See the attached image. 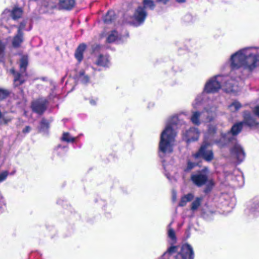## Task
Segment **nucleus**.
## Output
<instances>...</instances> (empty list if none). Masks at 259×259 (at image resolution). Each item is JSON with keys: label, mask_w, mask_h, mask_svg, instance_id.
I'll return each mask as SVG.
<instances>
[{"label": "nucleus", "mask_w": 259, "mask_h": 259, "mask_svg": "<svg viewBox=\"0 0 259 259\" xmlns=\"http://www.w3.org/2000/svg\"><path fill=\"white\" fill-rule=\"evenodd\" d=\"M243 122L236 123L232 127L230 133L228 132V148L230 154L228 156V181L229 185L234 188L241 186L244 183L242 172L238 168L231 170V167H236L243 161L245 153L243 148L238 144L236 136L241 131Z\"/></svg>", "instance_id": "f257e3e1"}, {"label": "nucleus", "mask_w": 259, "mask_h": 259, "mask_svg": "<svg viewBox=\"0 0 259 259\" xmlns=\"http://www.w3.org/2000/svg\"><path fill=\"white\" fill-rule=\"evenodd\" d=\"M230 61L233 69L241 68L251 71L259 62V48L246 47L240 49L231 56Z\"/></svg>", "instance_id": "f03ea898"}, {"label": "nucleus", "mask_w": 259, "mask_h": 259, "mask_svg": "<svg viewBox=\"0 0 259 259\" xmlns=\"http://www.w3.org/2000/svg\"><path fill=\"white\" fill-rule=\"evenodd\" d=\"M178 117L174 116L169 119L165 129L161 133L159 144L160 156L172 152L175 143L176 132L175 126L177 124Z\"/></svg>", "instance_id": "7ed1b4c3"}, {"label": "nucleus", "mask_w": 259, "mask_h": 259, "mask_svg": "<svg viewBox=\"0 0 259 259\" xmlns=\"http://www.w3.org/2000/svg\"><path fill=\"white\" fill-rule=\"evenodd\" d=\"M204 110L202 112H194L191 120L195 124H199L200 121L203 122H210L212 121L216 116L215 106H213L212 101L207 103L204 102Z\"/></svg>", "instance_id": "20e7f679"}, {"label": "nucleus", "mask_w": 259, "mask_h": 259, "mask_svg": "<svg viewBox=\"0 0 259 259\" xmlns=\"http://www.w3.org/2000/svg\"><path fill=\"white\" fill-rule=\"evenodd\" d=\"M191 180L195 185L201 187L206 185V188L204 190L205 193H208L212 188L214 183L212 180H208L205 171L202 170L193 174Z\"/></svg>", "instance_id": "39448f33"}, {"label": "nucleus", "mask_w": 259, "mask_h": 259, "mask_svg": "<svg viewBox=\"0 0 259 259\" xmlns=\"http://www.w3.org/2000/svg\"><path fill=\"white\" fill-rule=\"evenodd\" d=\"M225 76L219 75L210 78L206 82L204 88V93H214L218 92L222 88V85L226 83Z\"/></svg>", "instance_id": "423d86ee"}, {"label": "nucleus", "mask_w": 259, "mask_h": 259, "mask_svg": "<svg viewBox=\"0 0 259 259\" xmlns=\"http://www.w3.org/2000/svg\"><path fill=\"white\" fill-rule=\"evenodd\" d=\"M28 65V57L27 56H23L20 60V70L21 73H15V70L13 69L10 70L11 72L14 74V85L15 87H18L25 81L26 74L25 73L26 67Z\"/></svg>", "instance_id": "0eeeda50"}, {"label": "nucleus", "mask_w": 259, "mask_h": 259, "mask_svg": "<svg viewBox=\"0 0 259 259\" xmlns=\"http://www.w3.org/2000/svg\"><path fill=\"white\" fill-rule=\"evenodd\" d=\"M194 156L196 158L202 157L207 161L212 160L213 158V154L210 144L205 141L199 151L194 154Z\"/></svg>", "instance_id": "6e6552de"}, {"label": "nucleus", "mask_w": 259, "mask_h": 259, "mask_svg": "<svg viewBox=\"0 0 259 259\" xmlns=\"http://www.w3.org/2000/svg\"><path fill=\"white\" fill-rule=\"evenodd\" d=\"M194 253L190 245L184 244L181 247V251L176 256L177 259H193Z\"/></svg>", "instance_id": "1a4fd4ad"}, {"label": "nucleus", "mask_w": 259, "mask_h": 259, "mask_svg": "<svg viewBox=\"0 0 259 259\" xmlns=\"http://www.w3.org/2000/svg\"><path fill=\"white\" fill-rule=\"evenodd\" d=\"M22 15V10L21 8H15L12 12H10L8 10H6L3 14V24H6L8 21H10L11 19H5V17L8 15H11L12 19L16 20L19 18Z\"/></svg>", "instance_id": "9d476101"}, {"label": "nucleus", "mask_w": 259, "mask_h": 259, "mask_svg": "<svg viewBox=\"0 0 259 259\" xmlns=\"http://www.w3.org/2000/svg\"><path fill=\"white\" fill-rule=\"evenodd\" d=\"M147 16V13L143 8L139 7L136 11L134 18L135 20L134 22L136 25H139L143 23Z\"/></svg>", "instance_id": "9b49d317"}, {"label": "nucleus", "mask_w": 259, "mask_h": 259, "mask_svg": "<svg viewBox=\"0 0 259 259\" xmlns=\"http://www.w3.org/2000/svg\"><path fill=\"white\" fill-rule=\"evenodd\" d=\"M47 102V100L45 99L33 102L32 105L33 110L37 113H42L46 109Z\"/></svg>", "instance_id": "f8f14e48"}, {"label": "nucleus", "mask_w": 259, "mask_h": 259, "mask_svg": "<svg viewBox=\"0 0 259 259\" xmlns=\"http://www.w3.org/2000/svg\"><path fill=\"white\" fill-rule=\"evenodd\" d=\"M199 133L196 128H191L187 131L185 138L187 142L194 141L198 139Z\"/></svg>", "instance_id": "ddd939ff"}, {"label": "nucleus", "mask_w": 259, "mask_h": 259, "mask_svg": "<svg viewBox=\"0 0 259 259\" xmlns=\"http://www.w3.org/2000/svg\"><path fill=\"white\" fill-rule=\"evenodd\" d=\"M24 40V35L23 32L17 31V33L14 36L12 44L13 47H20Z\"/></svg>", "instance_id": "4468645a"}, {"label": "nucleus", "mask_w": 259, "mask_h": 259, "mask_svg": "<svg viewBox=\"0 0 259 259\" xmlns=\"http://www.w3.org/2000/svg\"><path fill=\"white\" fill-rule=\"evenodd\" d=\"M244 122L249 126H254L257 124L254 117L248 112L244 113Z\"/></svg>", "instance_id": "2eb2a0df"}, {"label": "nucleus", "mask_w": 259, "mask_h": 259, "mask_svg": "<svg viewBox=\"0 0 259 259\" xmlns=\"http://www.w3.org/2000/svg\"><path fill=\"white\" fill-rule=\"evenodd\" d=\"M60 6L65 9H71L75 5L74 0H60Z\"/></svg>", "instance_id": "dca6fc26"}, {"label": "nucleus", "mask_w": 259, "mask_h": 259, "mask_svg": "<svg viewBox=\"0 0 259 259\" xmlns=\"http://www.w3.org/2000/svg\"><path fill=\"white\" fill-rule=\"evenodd\" d=\"M85 49V45L84 44H81L77 48L75 53V57L78 61H81L82 59L83 53Z\"/></svg>", "instance_id": "f3484780"}, {"label": "nucleus", "mask_w": 259, "mask_h": 259, "mask_svg": "<svg viewBox=\"0 0 259 259\" xmlns=\"http://www.w3.org/2000/svg\"><path fill=\"white\" fill-rule=\"evenodd\" d=\"M109 60L107 56L100 55L97 61V64L102 66H108Z\"/></svg>", "instance_id": "a211bd4d"}, {"label": "nucleus", "mask_w": 259, "mask_h": 259, "mask_svg": "<svg viewBox=\"0 0 259 259\" xmlns=\"http://www.w3.org/2000/svg\"><path fill=\"white\" fill-rule=\"evenodd\" d=\"M194 198V195L192 193H188L186 195L183 196L181 199V201L179 203V206H184L186 205V204L191 201Z\"/></svg>", "instance_id": "6ab92c4d"}, {"label": "nucleus", "mask_w": 259, "mask_h": 259, "mask_svg": "<svg viewBox=\"0 0 259 259\" xmlns=\"http://www.w3.org/2000/svg\"><path fill=\"white\" fill-rule=\"evenodd\" d=\"M202 199V197H197L192 203L191 209L192 210H197L200 205Z\"/></svg>", "instance_id": "aec40b11"}, {"label": "nucleus", "mask_w": 259, "mask_h": 259, "mask_svg": "<svg viewBox=\"0 0 259 259\" xmlns=\"http://www.w3.org/2000/svg\"><path fill=\"white\" fill-rule=\"evenodd\" d=\"M241 107V104L238 101H234L229 106V109L232 112H235Z\"/></svg>", "instance_id": "412c9836"}, {"label": "nucleus", "mask_w": 259, "mask_h": 259, "mask_svg": "<svg viewBox=\"0 0 259 259\" xmlns=\"http://www.w3.org/2000/svg\"><path fill=\"white\" fill-rule=\"evenodd\" d=\"M143 3L145 8L153 10L155 7L154 2L152 0H143Z\"/></svg>", "instance_id": "4be33fe9"}, {"label": "nucleus", "mask_w": 259, "mask_h": 259, "mask_svg": "<svg viewBox=\"0 0 259 259\" xmlns=\"http://www.w3.org/2000/svg\"><path fill=\"white\" fill-rule=\"evenodd\" d=\"M62 140L67 142H73L75 140V138L71 136L68 133H64L63 134Z\"/></svg>", "instance_id": "5701e85b"}, {"label": "nucleus", "mask_w": 259, "mask_h": 259, "mask_svg": "<svg viewBox=\"0 0 259 259\" xmlns=\"http://www.w3.org/2000/svg\"><path fill=\"white\" fill-rule=\"evenodd\" d=\"M10 94V92L9 90L0 88V101L6 99Z\"/></svg>", "instance_id": "b1692460"}, {"label": "nucleus", "mask_w": 259, "mask_h": 259, "mask_svg": "<svg viewBox=\"0 0 259 259\" xmlns=\"http://www.w3.org/2000/svg\"><path fill=\"white\" fill-rule=\"evenodd\" d=\"M117 39V33L116 31H112L111 34L109 35L107 37V40L108 42H113L116 40Z\"/></svg>", "instance_id": "393cba45"}, {"label": "nucleus", "mask_w": 259, "mask_h": 259, "mask_svg": "<svg viewBox=\"0 0 259 259\" xmlns=\"http://www.w3.org/2000/svg\"><path fill=\"white\" fill-rule=\"evenodd\" d=\"M229 87L228 86V93L230 92L236 93L239 91V88L237 85L233 84L232 82L229 83Z\"/></svg>", "instance_id": "a878e982"}, {"label": "nucleus", "mask_w": 259, "mask_h": 259, "mask_svg": "<svg viewBox=\"0 0 259 259\" xmlns=\"http://www.w3.org/2000/svg\"><path fill=\"white\" fill-rule=\"evenodd\" d=\"M248 207L252 212H254L255 211H259V205L257 203H249L248 205Z\"/></svg>", "instance_id": "bb28decb"}, {"label": "nucleus", "mask_w": 259, "mask_h": 259, "mask_svg": "<svg viewBox=\"0 0 259 259\" xmlns=\"http://www.w3.org/2000/svg\"><path fill=\"white\" fill-rule=\"evenodd\" d=\"M226 141H227V139H226V135L225 134H222L221 139H220V140L219 141H217V143L219 146L222 147L226 145Z\"/></svg>", "instance_id": "cd10ccee"}, {"label": "nucleus", "mask_w": 259, "mask_h": 259, "mask_svg": "<svg viewBox=\"0 0 259 259\" xmlns=\"http://www.w3.org/2000/svg\"><path fill=\"white\" fill-rule=\"evenodd\" d=\"M79 80L83 83L88 82L89 78L88 76L85 75L83 72L80 73L79 77Z\"/></svg>", "instance_id": "c85d7f7f"}, {"label": "nucleus", "mask_w": 259, "mask_h": 259, "mask_svg": "<svg viewBox=\"0 0 259 259\" xmlns=\"http://www.w3.org/2000/svg\"><path fill=\"white\" fill-rule=\"evenodd\" d=\"M177 248H178V247L177 246H171V247H170L168 249V250L163 254L164 259H165V257H166L167 256L169 255V254L176 252L177 250Z\"/></svg>", "instance_id": "c756f323"}, {"label": "nucleus", "mask_w": 259, "mask_h": 259, "mask_svg": "<svg viewBox=\"0 0 259 259\" xmlns=\"http://www.w3.org/2000/svg\"><path fill=\"white\" fill-rule=\"evenodd\" d=\"M1 119H2V121H0V125L2 124L8 123L12 120V118H11L10 117H8V116H3L2 115V117Z\"/></svg>", "instance_id": "7c9ffc66"}, {"label": "nucleus", "mask_w": 259, "mask_h": 259, "mask_svg": "<svg viewBox=\"0 0 259 259\" xmlns=\"http://www.w3.org/2000/svg\"><path fill=\"white\" fill-rule=\"evenodd\" d=\"M236 199L234 196H233L230 198V201L229 202V204H228V206H229L232 209H233L235 207V206L236 205Z\"/></svg>", "instance_id": "2f4dec72"}, {"label": "nucleus", "mask_w": 259, "mask_h": 259, "mask_svg": "<svg viewBox=\"0 0 259 259\" xmlns=\"http://www.w3.org/2000/svg\"><path fill=\"white\" fill-rule=\"evenodd\" d=\"M9 172L7 170L2 172L0 174V182L5 181L7 178Z\"/></svg>", "instance_id": "473e14b6"}, {"label": "nucleus", "mask_w": 259, "mask_h": 259, "mask_svg": "<svg viewBox=\"0 0 259 259\" xmlns=\"http://www.w3.org/2000/svg\"><path fill=\"white\" fill-rule=\"evenodd\" d=\"M201 97H197L196 99H195V102L193 104V106L194 108H197L198 107L199 105L201 104Z\"/></svg>", "instance_id": "72a5a7b5"}, {"label": "nucleus", "mask_w": 259, "mask_h": 259, "mask_svg": "<svg viewBox=\"0 0 259 259\" xmlns=\"http://www.w3.org/2000/svg\"><path fill=\"white\" fill-rule=\"evenodd\" d=\"M168 235L169 238H170L172 240H175V233L174 230L172 229L169 228L168 231Z\"/></svg>", "instance_id": "f704fd0d"}, {"label": "nucleus", "mask_w": 259, "mask_h": 259, "mask_svg": "<svg viewBox=\"0 0 259 259\" xmlns=\"http://www.w3.org/2000/svg\"><path fill=\"white\" fill-rule=\"evenodd\" d=\"M111 12H108L107 15L105 16L104 18V21L106 23L111 21L112 20L111 18H110V16L111 15Z\"/></svg>", "instance_id": "c9c22d12"}, {"label": "nucleus", "mask_w": 259, "mask_h": 259, "mask_svg": "<svg viewBox=\"0 0 259 259\" xmlns=\"http://www.w3.org/2000/svg\"><path fill=\"white\" fill-rule=\"evenodd\" d=\"M5 45L0 40V56L2 55Z\"/></svg>", "instance_id": "e433bc0d"}, {"label": "nucleus", "mask_w": 259, "mask_h": 259, "mask_svg": "<svg viewBox=\"0 0 259 259\" xmlns=\"http://www.w3.org/2000/svg\"><path fill=\"white\" fill-rule=\"evenodd\" d=\"M31 128L29 126H26L22 131L23 133L24 134H27L30 132L31 131Z\"/></svg>", "instance_id": "4c0bfd02"}, {"label": "nucleus", "mask_w": 259, "mask_h": 259, "mask_svg": "<svg viewBox=\"0 0 259 259\" xmlns=\"http://www.w3.org/2000/svg\"><path fill=\"white\" fill-rule=\"evenodd\" d=\"M25 24L23 23H21L20 26L18 27L17 31H20V32H22L23 29L25 28Z\"/></svg>", "instance_id": "58836bf2"}, {"label": "nucleus", "mask_w": 259, "mask_h": 259, "mask_svg": "<svg viewBox=\"0 0 259 259\" xmlns=\"http://www.w3.org/2000/svg\"><path fill=\"white\" fill-rule=\"evenodd\" d=\"M215 131V127L214 126H211L209 127L208 133L210 134H213Z\"/></svg>", "instance_id": "ea45409f"}, {"label": "nucleus", "mask_w": 259, "mask_h": 259, "mask_svg": "<svg viewBox=\"0 0 259 259\" xmlns=\"http://www.w3.org/2000/svg\"><path fill=\"white\" fill-rule=\"evenodd\" d=\"M253 112L256 115L259 117V106L256 107L254 109Z\"/></svg>", "instance_id": "a19ab883"}, {"label": "nucleus", "mask_w": 259, "mask_h": 259, "mask_svg": "<svg viewBox=\"0 0 259 259\" xmlns=\"http://www.w3.org/2000/svg\"><path fill=\"white\" fill-rule=\"evenodd\" d=\"M194 163H192V162H188V169L189 170L192 169L194 166Z\"/></svg>", "instance_id": "79ce46f5"}, {"label": "nucleus", "mask_w": 259, "mask_h": 259, "mask_svg": "<svg viewBox=\"0 0 259 259\" xmlns=\"http://www.w3.org/2000/svg\"><path fill=\"white\" fill-rule=\"evenodd\" d=\"M169 0H157L158 2H161L163 4H166Z\"/></svg>", "instance_id": "37998d69"}, {"label": "nucleus", "mask_w": 259, "mask_h": 259, "mask_svg": "<svg viewBox=\"0 0 259 259\" xmlns=\"http://www.w3.org/2000/svg\"><path fill=\"white\" fill-rule=\"evenodd\" d=\"M172 199H173V201H176V193H173L172 194Z\"/></svg>", "instance_id": "c03bdc74"}, {"label": "nucleus", "mask_w": 259, "mask_h": 259, "mask_svg": "<svg viewBox=\"0 0 259 259\" xmlns=\"http://www.w3.org/2000/svg\"><path fill=\"white\" fill-rule=\"evenodd\" d=\"M177 2L179 3H185L186 2V0H176Z\"/></svg>", "instance_id": "a18cd8bd"}, {"label": "nucleus", "mask_w": 259, "mask_h": 259, "mask_svg": "<svg viewBox=\"0 0 259 259\" xmlns=\"http://www.w3.org/2000/svg\"><path fill=\"white\" fill-rule=\"evenodd\" d=\"M91 103L92 104H95V103L94 102H92V101H91Z\"/></svg>", "instance_id": "49530a36"}, {"label": "nucleus", "mask_w": 259, "mask_h": 259, "mask_svg": "<svg viewBox=\"0 0 259 259\" xmlns=\"http://www.w3.org/2000/svg\"><path fill=\"white\" fill-rule=\"evenodd\" d=\"M15 171L14 172H12V174H14L15 173Z\"/></svg>", "instance_id": "de8ad7c7"}]
</instances>
